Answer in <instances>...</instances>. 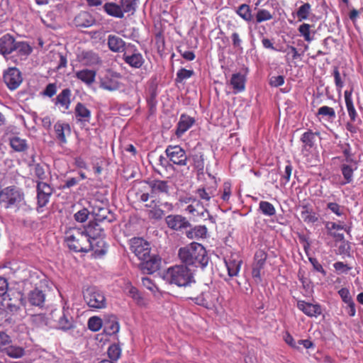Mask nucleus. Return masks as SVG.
I'll return each mask as SVG.
<instances>
[{"label": "nucleus", "instance_id": "obj_1", "mask_svg": "<svg viewBox=\"0 0 363 363\" xmlns=\"http://www.w3.org/2000/svg\"><path fill=\"white\" fill-rule=\"evenodd\" d=\"M92 226L69 228L65 232V242L69 250L75 252H88L93 250L91 240Z\"/></svg>", "mask_w": 363, "mask_h": 363}, {"label": "nucleus", "instance_id": "obj_2", "mask_svg": "<svg viewBox=\"0 0 363 363\" xmlns=\"http://www.w3.org/2000/svg\"><path fill=\"white\" fill-rule=\"evenodd\" d=\"M178 256L185 266L195 267H205L208 262L206 250L202 245L192 242L190 245L181 247Z\"/></svg>", "mask_w": 363, "mask_h": 363}, {"label": "nucleus", "instance_id": "obj_3", "mask_svg": "<svg viewBox=\"0 0 363 363\" xmlns=\"http://www.w3.org/2000/svg\"><path fill=\"white\" fill-rule=\"evenodd\" d=\"M30 283L34 289L28 294V300L30 305L43 307L45 301V293L48 290V281L44 275L41 277L33 274L30 277Z\"/></svg>", "mask_w": 363, "mask_h": 363}, {"label": "nucleus", "instance_id": "obj_4", "mask_svg": "<svg viewBox=\"0 0 363 363\" xmlns=\"http://www.w3.org/2000/svg\"><path fill=\"white\" fill-rule=\"evenodd\" d=\"M167 277L170 283L178 286H190L195 284L191 270L184 264L175 265L168 269Z\"/></svg>", "mask_w": 363, "mask_h": 363}, {"label": "nucleus", "instance_id": "obj_5", "mask_svg": "<svg viewBox=\"0 0 363 363\" xmlns=\"http://www.w3.org/2000/svg\"><path fill=\"white\" fill-rule=\"evenodd\" d=\"M24 203L23 192L15 186L6 187L0 191V203L6 208H18Z\"/></svg>", "mask_w": 363, "mask_h": 363}, {"label": "nucleus", "instance_id": "obj_6", "mask_svg": "<svg viewBox=\"0 0 363 363\" xmlns=\"http://www.w3.org/2000/svg\"><path fill=\"white\" fill-rule=\"evenodd\" d=\"M353 87L350 90L345 91L344 97L345 101L346 109L350 118V121L347 122L345 126L347 130L352 134L357 133L359 130V125H361L362 121L354 108L352 100Z\"/></svg>", "mask_w": 363, "mask_h": 363}, {"label": "nucleus", "instance_id": "obj_7", "mask_svg": "<svg viewBox=\"0 0 363 363\" xmlns=\"http://www.w3.org/2000/svg\"><path fill=\"white\" fill-rule=\"evenodd\" d=\"M196 303L202 306L207 309L218 311L221 306L220 293L216 289H208L194 298Z\"/></svg>", "mask_w": 363, "mask_h": 363}, {"label": "nucleus", "instance_id": "obj_8", "mask_svg": "<svg viewBox=\"0 0 363 363\" xmlns=\"http://www.w3.org/2000/svg\"><path fill=\"white\" fill-rule=\"evenodd\" d=\"M84 299L89 307L101 309L106 306L104 293L96 286H89L84 291Z\"/></svg>", "mask_w": 363, "mask_h": 363}, {"label": "nucleus", "instance_id": "obj_9", "mask_svg": "<svg viewBox=\"0 0 363 363\" xmlns=\"http://www.w3.org/2000/svg\"><path fill=\"white\" fill-rule=\"evenodd\" d=\"M165 154L174 164L180 167L187 164L188 157L185 150L179 145H168Z\"/></svg>", "mask_w": 363, "mask_h": 363}, {"label": "nucleus", "instance_id": "obj_10", "mask_svg": "<svg viewBox=\"0 0 363 363\" xmlns=\"http://www.w3.org/2000/svg\"><path fill=\"white\" fill-rule=\"evenodd\" d=\"M130 250L140 260L147 259L150 255L149 242L141 238H133L130 240Z\"/></svg>", "mask_w": 363, "mask_h": 363}, {"label": "nucleus", "instance_id": "obj_11", "mask_svg": "<svg viewBox=\"0 0 363 363\" xmlns=\"http://www.w3.org/2000/svg\"><path fill=\"white\" fill-rule=\"evenodd\" d=\"M3 78L7 87L11 91L16 90L23 81L21 72L16 67H9L6 70Z\"/></svg>", "mask_w": 363, "mask_h": 363}, {"label": "nucleus", "instance_id": "obj_12", "mask_svg": "<svg viewBox=\"0 0 363 363\" xmlns=\"http://www.w3.org/2000/svg\"><path fill=\"white\" fill-rule=\"evenodd\" d=\"M133 52L127 50L123 54V60L130 67L135 69L140 68L145 62L142 54L138 50L135 46H132Z\"/></svg>", "mask_w": 363, "mask_h": 363}, {"label": "nucleus", "instance_id": "obj_13", "mask_svg": "<svg viewBox=\"0 0 363 363\" xmlns=\"http://www.w3.org/2000/svg\"><path fill=\"white\" fill-rule=\"evenodd\" d=\"M54 133L55 139L62 146L67 144V137L71 135V127L69 123L59 121L54 125Z\"/></svg>", "mask_w": 363, "mask_h": 363}, {"label": "nucleus", "instance_id": "obj_14", "mask_svg": "<svg viewBox=\"0 0 363 363\" xmlns=\"http://www.w3.org/2000/svg\"><path fill=\"white\" fill-rule=\"evenodd\" d=\"M161 259L157 255H152L147 259H142L140 269L144 274H151L160 269Z\"/></svg>", "mask_w": 363, "mask_h": 363}, {"label": "nucleus", "instance_id": "obj_15", "mask_svg": "<svg viewBox=\"0 0 363 363\" xmlns=\"http://www.w3.org/2000/svg\"><path fill=\"white\" fill-rule=\"evenodd\" d=\"M297 308L308 317L317 318L322 313V308L320 304H313L303 300L298 301Z\"/></svg>", "mask_w": 363, "mask_h": 363}, {"label": "nucleus", "instance_id": "obj_16", "mask_svg": "<svg viewBox=\"0 0 363 363\" xmlns=\"http://www.w3.org/2000/svg\"><path fill=\"white\" fill-rule=\"evenodd\" d=\"M57 322L56 327L62 330H68L74 328V320L72 316L69 314V311L63 308L60 312L58 319L55 320Z\"/></svg>", "mask_w": 363, "mask_h": 363}, {"label": "nucleus", "instance_id": "obj_17", "mask_svg": "<svg viewBox=\"0 0 363 363\" xmlns=\"http://www.w3.org/2000/svg\"><path fill=\"white\" fill-rule=\"evenodd\" d=\"M195 123V119L186 114H182L177 125L175 135L177 138L182 137Z\"/></svg>", "mask_w": 363, "mask_h": 363}, {"label": "nucleus", "instance_id": "obj_18", "mask_svg": "<svg viewBox=\"0 0 363 363\" xmlns=\"http://www.w3.org/2000/svg\"><path fill=\"white\" fill-rule=\"evenodd\" d=\"M242 261L236 254L231 255L229 257L225 259V264L230 277H236L240 270Z\"/></svg>", "mask_w": 363, "mask_h": 363}, {"label": "nucleus", "instance_id": "obj_19", "mask_svg": "<svg viewBox=\"0 0 363 363\" xmlns=\"http://www.w3.org/2000/svg\"><path fill=\"white\" fill-rule=\"evenodd\" d=\"M16 40L10 34H6L0 38V54L7 55L16 50Z\"/></svg>", "mask_w": 363, "mask_h": 363}, {"label": "nucleus", "instance_id": "obj_20", "mask_svg": "<svg viewBox=\"0 0 363 363\" xmlns=\"http://www.w3.org/2000/svg\"><path fill=\"white\" fill-rule=\"evenodd\" d=\"M184 210L194 218L203 217L205 213H208L203 203L196 199H194L192 203L186 206Z\"/></svg>", "mask_w": 363, "mask_h": 363}, {"label": "nucleus", "instance_id": "obj_21", "mask_svg": "<svg viewBox=\"0 0 363 363\" xmlns=\"http://www.w3.org/2000/svg\"><path fill=\"white\" fill-rule=\"evenodd\" d=\"M166 223L169 228L176 230L186 228L189 225L186 218L180 215L168 216L166 218Z\"/></svg>", "mask_w": 363, "mask_h": 363}, {"label": "nucleus", "instance_id": "obj_22", "mask_svg": "<svg viewBox=\"0 0 363 363\" xmlns=\"http://www.w3.org/2000/svg\"><path fill=\"white\" fill-rule=\"evenodd\" d=\"M77 27L89 28L96 23L95 18L88 11H81L74 19Z\"/></svg>", "mask_w": 363, "mask_h": 363}, {"label": "nucleus", "instance_id": "obj_23", "mask_svg": "<svg viewBox=\"0 0 363 363\" xmlns=\"http://www.w3.org/2000/svg\"><path fill=\"white\" fill-rule=\"evenodd\" d=\"M148 184L151 189V198L157 197L162 194H169V186L167 181L153 180Z\"/></svg>", "mask_w": 363, "mask_h": 363}, {"label": "nucleus", "instance_id": "obj_24", "mask_svg": "<svg viewBox=\"0 0 363 363\" xmlns=\"http://www.w3.org/2000/svg\"><path fill=\"white\" fill-rule=\"evenodd\" d=\"M72 91L69 88L62 90L55 99V105L68 110L71 104Z\"/></svg>", "mask_w": 363, "mask_h": 363}, {"label": "nucleus", "instance_id": "obj_25", "mask_svg": "<svg viewBox=\"0 0 363 363\" xmlns=\"http://www.w3.org/2000/svg\"><path fill=\"white\" fill-rule=\"evenodd\" d=\"M117 76H105L100 81V87L104 90L114 91L120 89L121 83L118 82Z\"/></svg>", "mask_w": 363, "mask_h": 363}, {"label": "nucleus", "instance_id": "obj_26", "mask_svg": "<svg viewBox=\"0 0 363 363\" xmlns=\"http://www.w3.org/2000/svg\"><path fill=\"white\" fill-rule=\"evenodd\" d=\"M92 214L94 216V221L103 222L107 220L111 222L113 219V215L106 207L95 206L92 209Z\"/></svg>", "mask_w": 363, "mask_h": 363}, {"label": "nucleus", "instance_id": "obj_27", "mask_svg": "<svg viewBox=\"0 0 363 363\" xmlns=\"http://www.w3.org/2000/svg\"><path fill=\"white\" fill-rule=\"evenodd\" d=\"M80 61L85 66L98 65L101 63L99 55L92 50L83 51L80 55Z\"/></svg>", "mask_w": 363, "mask_h": 363}, {"label": "nucleus", "instance_id": "obj_28", "mask_svg": "<svg viewBox=\"0 0 363 363\" xmlns=\"http://www.w3.org/2000/svg\"><path fill=\"white\" fill-rule=\"evenodd\" d=\"M96 76V72L89 69H83L75 72V77L88 86L95 82Z\"/></svg>", "mask_w": 363, "mask_h": 363}, {"label": "nucleus", "instance_id": "obj_29", "mask_svg": "<svg viewBox=\"0 0 363 363\" xmlns=\"http://www.w3.org/2000/svg\"><path fill=\"white\" fill-rule=\"evenodd\" d=\"M108 47L114 52H122L125 51V43L120 37L115 35H109L108 36Z\"/></svg>", "mask_w": 363, "mask_h": 363}, {"label": "nucleus", "instance_id": "obj_30", "mask_svg": "<svg viewBox=\"0 0 363 363\" xmlns=\"http://www.w3.org/2000/svg\"><path fill=\"white\" fill-rule=\"evenodd\" d=\"M75 117L78 122L89 123L91 119V111L82 103H77L74 108Z\"/></svg>", "mask_w": 363, "mask_h": 363}, {"label": "nucleus", "instance_id": "obj_31", "mask_svg": "<svg viewBox=\"0 0 363 363\" xmlns=\"http://www.w3.org/2000/svg\"><path fill=\"white\" fill-rule=\"evenodd\" d=\"M104 12L112 17L123 18L124 17L123 11L119 4L114 2H106L103 6Z\"/></svg>", "mask_w": 363, "mask_h": 363}, {"label": "nucleus", "instance_id": "obj_32", "mask_svg": "<svg viewBox=\"0 0 363 363\" xmlns=\"http://www.w3.org/2000/svg\"><path fill=\"white\" fill-rule=\"evenodd\" d=\"M119 323L116 316L111 315L105 319L104 322V330L107 335H115L119 331Z\"/></svg>", "mask_w": 363, "mask_h": 363}, {"label": "nucleus", "instance_id": "obj_33", "mask_svg": "<svg viewBox=\"0 0 363 363\" xmlns=\"http://www.w3.org/2000/svg\"><path fill=\"white\" fill-rule=\"evenodd\" d=\"M320 135L319 132H313L312 130L309 129L304 132L301 136V141L303 143V148L305 150H309L314 147L315 143V136Z\"/></svg>", "mask_w": 363, "mask_h": 363}, {"label": "nucleus", "instance_id": "obj_34", "mask_svg": "<svg viewBox=\"0 0 363 363\" xmlns=\"http://www.w3.org/2000/svg\"><path fill=\"white\" fill-rule=\"evenodd\" d=\"M245 77L240 73L233 74L230 79V84L233 88V93L242 92L245 89Z\"/></svg>", "mask_w": 363, "mask_h": 363}, {"label": "nucleus", "instance_id": "obj_35", "mask_svg": "<svg viewBox=\"0 0 363 363\" xmlns=\"http://www.w3.org/2000/svg\"><path fill=\"white\" fill-rule=\"evenodd\" d=\"M315 116L318 117L320 120L323 119L329 122H333L336 118L335 109L328 106L320 107Z\"/></svg>", "mask_w": 363, "mask_h": 363}, {"label": "nucleus", "instance_id": "obj_36", "mask_svg": "<svg viewBox=\"0 0 363 363\" xmlns=\"http://www.w3.org/2000/svg\"><path fill=\"white\" fill-rule=\"evenodd\" d=\"M235 13L247 23H250L253 21L252 9L250 5L247 4H242L240 5L236 9Z\"/></svg>", "mask_w": 363, "mask_h": 363}, {"label": "nucleus", "instance_id": "obj_37", "mask_svg": "<svg viewBox=\"0 0 363 363\" xmlns=\"http://www.w3.org/2000/svg\"><path fill=\"white\" fill-rule=\"evenodd\" d=\"M9 145L14 151L18 152H26L28 148L26 140L22 139L18 136L10 138Z\"/></svg>", "mask_w": 363, "mask_h": 363}, {"label": "nucleus", "instance_id": "obj_38", "mask_svg": "<svg viewBox=\"0 0 363 363\" xmlns=\"http://www.w3.org/2000/svg\"><path fill=\"white\" fill-rule=\"evenodd\" d=\"M301 217L306 223H314L318 220L313 210L306 205L301 206Z\"/></svg>", "mask_w": 363, "mask_h": 363}, {"label": "nucleus", "instance_id": "obj_39", "mask_svg": "<svg viewBox=\"0 0 363 363\" xmlns=\"http://www.w3.org/2000/svg\"><path fill=\"white\" fill-rule=\"evenodd\" d=\"M357 169V164H342L341 165V172L345 179V184L352 182L353 172Z\"/></svg>", "mask_w": 363, "mask_h": 363}, {"label": "nucleus", "instance_id": "obj_40", "mask_svg": "<svg viewBox=\"0 0 363 363\" xmlns=\"http://www.w3.org/2000/svg\"><path fill=\"white\" fill-rule=\"evenodd\" d=\"M3 352L12 358H21L25 354V350L22 347L10 343Z\"/></svg>", "mask_w": 363, "mask_h": 363}, {"label": "nucleus", "instance_id": "obj_41", "mask_svg": "<svg viewBox=\"0 0 363 363\" xmlns=\"http://www.w3.org/2000/svg\"><path fill=\"white\" fill-rule=\"evenodd\" d=\"M277 51L286 52L285 60L288 65H290L291 61L301 57V54L298 53L297 49L291 45H287L285 50L279 49Z\"/></svg>", "mask_w": 363, "mask_h": 363}, {"label": "nucleus", "instance_id": "obj_42", "mask_svg": "<svg viewBox=\"0 0 363 363\" xmlns=\"http://www.w3.org/2000/svg\"><path fill=\"white\" fill-rule=\"evenodd\" d=\"M207 228L205 225H198L187 233V237L190 239H199L206 238Z\"/></svg>", "mask_w": 363, "mask_h": 363}, {"label": "nucleus", "instance_id": "obj_43", "mask_svg": "<svg viewBox=\"0 0 363 363\" xmlns=\"http://www.w3.org/2000/svg\"><path fill=\"white\" fill-rule=\"evenodd\" d=\"M216 189L213 188H199L196 191V194L199 199L204 202L208 203L211 198L215 196Z\"/></svg>", "mask_w": 363, "mask_h": 363}, {"label": "nucleus", "instance_id": "obj_44", "mask_svg": "<svg viewBox=\"0 0 363 363\" xmlns=\"http://www.w3.org/2000/svg\"><path fill=\"white\" fill-rule=\"evenodd\" d=\"M146 207L151 208L149 211V217L155 219H160L164 215V211L157 207V203L155 200H152L150 203H146Z\"/></svg>", "mask_w": 363, "mask_h": 363}, {"label": "nucleus", "instance_id": "obj_45", "mask_svg": "<svg viewBox=\"0 0 363 363\" xmlns=\"http://www.w3.org/2000/svg\"><path fill=\"white\" fill-rule=\"evenodd\" d=\"M311 11V6L309 3H304L296 11V16L298 21L308 19Z\"/></svg>", "mask_w": 363, "mask_h": 363}, {"label": "nucleus", "instance_id": "obj_46", "mask_svg": "<svg viewBox=\"0 0 363 363\" xmlns=\"http://www.w3.org/2000/svg\"><path fill=\"white\" fill-rule=\"evenodd\" d=\"M311 25L303 23L300 25L298 30L300 35L302 36L306 42H311L313 40V36L311 35Z\"/></svg>", "mask_w": 363, "mask_h": 363}, {"label": "nucleus", "instance_id": "obj_47", "mask_svg": "<svg viewBox=\"0 0 363 363\" xmlns=\"http://www.w3.org/2000/svg\"><path fill=\"white\" fill-rule=\"evenodd\" d=\"M259 208L264 215L267 216H272L276 213L274 206L268 201H260L259 203Z\"/></svg>", "mask_w": 363, "mask_h": 363}, {"label": "nucleus", "instance_id": "obj_48", "mask_svg": "<svg viewBox=\"0 0 363 363\" xmlns=\"http://www.w3.org/2000/svg\"><path fill=\"white\" fill-rule=\"evenodd\" d=\"M265 264L254 262L252 268V277L257 283L262 281L261 271L264 269Z\"/></svg>", "mask_w": 363, "mask_h": 363}, {"label": "nucleus", "instance_id": "obj_49", "mask_svg": "<svg viewBox=\"0 0 363 363\" xmlns=\"http://www.w3.org/2000/svg\"><path fill=\"white\" fill-rule=\"evenodd\" d=\"M273 18V15L267 9H259L255 15L256 23H260L264 21H270Z\"/></svg>", "mask_w": 363, "mask_h": 363}, {"label": "nucleus", "instance_id": "obj_50", "mask_svg": "<svg viewBox=\"0 0 363 363\" xmlns=\"http://www.w3.org/2000/svg\"><path fill=\"white\" fill-rule=\"evenodd\" d=\"M102 326H104V322L99 317L93 316L88 320V328L91 331L97 332Z\"/></svg>", "mask_w": 363, "mask_h": 363}, {"label": "nucleus", "instance_id": "obj_51", "mask_svg": "<svg viewBox=\"0 0 363 363\" xmlns=\"http://www.w3.org/2000/svg\"><path fill=\"white\" fill-rule=\"evenodd\" d=\"M194 74V70L186 69L185 68H181L177 73L175 82L177 83H182L184 80L191 77Z\"/></svg>", "mask_w": 363, "mask_h": 363}, {"label": "nucleus", "instance_id": "obj_52", "mask_svg": "<svg viewBox=\"0 0 363 363\" xmlns=\"http://www.w3.org/2000/svg\"><path fill=\"white\" fill-rule=\"evenodd\" d=\"M138 0H121L120 6L124 13L134 12L136 10Z\"/></svg>", "mask_w": 363, "mask_h": 363}, {"label": "nucleus", "instance_id": "obj_53", "mask_svg": "<svg viewBox=\"0 0 363 363\" xmlns=\"http://www.w3.org/2000/svg\"><path fill=\"white\" fill-rule=\"evenodd\" d=\"M193 165L198 170H203L204 168V157L202 152H197L191 156Z\"/></svg>", "mask_w": 363, "mask_h": 363}, {"label": "nucleus", "instance_id": "obj_54", "mask_svg": "<svg viewBox=\"0 0 363 363\" xmlns=\"http://www.w3.org/2000/svg\"><path fill=\"white\" fill-rule=\"evenodd\" d=\"M107 352L108 357L111 359V361L115 362L120 358L121 350L119 345L113 344L108 347Z\"/></svg>", "mask_w": 363, "mask_h": 363}, {"label": "nucleus", "instance_id": "obj_55", "mask_svg": "<svg viewBox=\"0 0 363 363\" xmlns=\"http://www.w3.org/2000/svg\"><path fill=\"white\" fill-rule=\"evenodd\" d=\"M327 208L337 216H342L344 214V206L337 203L330 202L327 204Z\"/></svg>", "mask_w": 363, "mask_h": 363}, {"label": "nucleus", "instance_id": "obj_56", "mask_svg": "<svg viewBox=\"0 0 363 363\" xmlns=\"http://www.w3.org/2000/svg\"><path fill=\"white\" fill-rule=\"evenodd\" d=\"M15 45L16 47V50H18L21 55H28L32 52L31 47L26 43L16 41Z\"/></svg>", "mask_w": 363, "mask_h": 363}, {"label": "nucleus", "instance_id": "obj_57", "mask_svg": "<svg viewBox=\"0 0 363 363\" xmlns=\"http://www.w3.org/2000/svg\"><path fill=\"white\" fill-rule=\"evenodd\" d=\"M99 222H91L88 226H92V233L91 240L93 242L96 238L100 237L103 233V230L98 223Z\"/></svg>", "mask_w": 363, "mask_h": 363}, {"label": "nucleus", "instance_id": "obj_58", "mask_svg": "<svg viewBox=\"0 0 363 363\" xmlns=\"http://www.w3.org/2000/svg\"><path fill=\"white\" fill-rule=\"evenodd\" d=\"M33 174L35 177H36L40 181L43 182L46 179V173L45 169L42 165L40 164H35L33 167Z\"/></svg>", "mask_w": 363, "mask_h": 363}, {"label": "nucleus", "instance_id": "obj_59", "mask_svg": "<svg viewBox=\"0 0 363 363\" xmlns=\"http://www.w3.org/2000/svg\"><path fill=\"white\" fill-rule=\"evenodd\" d=\"M127 294L132 298H133L135 301H136L138 303H140V301H142L143 298L137 288L130 284L127 287Z\"/></svg>", "mask_w": 363, "mask_h": 363}, {"label": "nucleus", "instance_id": "obj_60", "mask_svg": "<svg viewBox=\"0 0 363 363\" xmlns=\"http://www.w3.org/2000/svg\"><path fill=\"white\" fill-rule=\"evenodd\" d=\"M52 188L47 183L43 182H38L37 192L43 193L44 194H52Z\"/></svg>", "mask_w": 363, "mask_h": 363}, {"label": "nucleus", "instance_id": "obj_61", "mask_svg": "<svg viewBox=\"0 0 363 363\" xmlns=\"http://www.w3.org/2000/svg\"><path fill=\"white\" fill-rule=\"evenodd\" d=\"M232 194L231 191V184L229 182H225L223 184V193L221 195V199L224 201H228Z\"/></svg>", "mask_w": 363, "mask_h": 363}, {"label": "nucleus", "instance_id": "obj_62", "mask_svg": "<svg viewBox=\"0 0 363 363\" xmlns=\"http://www.w3.org/2000/svg\"><path fill=\"white\" fill-rule=\"evenodd\" d=\"M10 343H11L10 336L0 331V351L3 352Z\"/></svg>", "mask_w": 363, "mask_h": 363}, {"label": "nucleus", "instance_id": "obj_63", "mask_svg": "<svg viewBox=\"0 0 363 363\" xmlns=\"http://www.w3.org/2000/svg\"><path fill=\"white\" fill-rule=\"evenodd\" d=\"M57 89V84L55 83H50L46 86L45 89L42 92V94L51 98L56 94Z\"/></svg>", "mask_w": 363, "mask_h": 363}, {"label": "nucleus", "instance_id": "obj_64", "mask_svg": "<svg viewBox=\"0 0 363 363\" xmlns=\"http://www.w3.org/2000/svg\"><path fill=\"white\" fill-rule=\"evenodd\" d=\"M51 196L52 195L50 194L37 192L38 206L39 208L45 206L48 203Z\"/></svg>", "mask_w": 363, "mask_h": 363}]
</instances>
